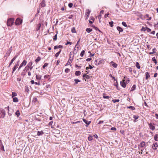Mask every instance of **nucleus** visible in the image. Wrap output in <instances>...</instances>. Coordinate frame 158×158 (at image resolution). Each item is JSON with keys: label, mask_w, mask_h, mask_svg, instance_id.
Wrapping results in <instances>:
<instances>
[{"label": "nucleus", "mask_w": 158, "mask_h": 158, "mask_svg": "<svg viewBox=\"0 0 158 158\" xmlns=\"http://www.w3.org/2000/svg\"><path fill=\"white\" fill-rule=\"evenodd\" d=\"M136 88V85H134L132 87H131V91H133L135 90Z\"/></svg>", "instance_id": "nucleus-28"}, {"label": "nucleus", "mask_w": 158, "mask_h": 158, "mask_svg": "<svg viewBox=\"0 0 158 158\" xmlns=\"http://www.w3.org/2000/svg\"><path fill=\"white\" fill-rule=\"evenodd\" d=\"M41 76L40 75H36V78L38 80H40L41 79Z\"/></svg>", "instance_id": "nucleus-22"}, {"label": "nucleus", "mask_w": 158, "mask_h": 158, "mask_svg": "<svg viewBox=\"0 0 158 158\" xmlns=\"http://www.w3.org/2000/svg\"><path fill=\"white\" fill-rule=\"evenodd\" d=\"M103 61V60H99L98 61V60H95L94 61V63L96 65H99L100 64H102V62Z\"/></svg>", "instance_id": "nucleus-5"}, {"label": "nucleus", "mask_w": 158, "mask_h": 158, "mask_svg": "<svg viewBox=\"0 0 158 158\" xmlns=\"http://www.w3.org/2000/svg\"><path fill=\"white\" fill-rule=\"evenodd\" d=\"M146 30L148 32H149L151 31V29L150 28H148V27H146Z\"/></svg>", "instance_id": "nucleus-57"}, {"label": "nucleus", "mask_w": 158, "mask_h": 158, "mask_svg": "<svg viewBox=\"0 0 158 158\" xmlns=\"http://www.w3.org/2000/svg\"><path fill=\"white\" fill-rule=\"evenodd\" d=\"M71 55L70 56L69 58V60L67 62V63L66 64L65 66H67L69 65V64H70L72 61L73 59H71Z\"/></svg>", "instance_id": "nucleus-10"}, {"label": "nucleus", "mask_w": 158, "mask_h": 158, "mask_svg": "<svg viewBox=\"0 0 158 158\" xmlns=\"http://www.w3.org/2000/svg\"><path fill=\"white\" fill-rule=\"evenodd\" d=\"M135 66L138 69H140V67L138 62H137L136 63Z\"/></svg>", "instance_id": "nucleus-35"}, {"label": "nucleus", "mask_w": 158, "mask_h": 158, "mask_svg": "<svg viewBox=\"0 0 158 158\" xmlns=\"http://www.w3.org/2000/svg\"><path fill=\"white\" fill-rule=\"evenodd\" d=\"M156 49L155 48H154L152 49V52H150L149 53L150 54H152L153 53H156Z\"/></svg>", "instance_id": "nucleus-29"}, {"label": "nucleus", "mask_w": 158, "mask_h": 158, "mask_svg": "<svg viewBox=\"0 0 158 158\" xmlns=\"http://www.w3.org/2000/svg\"><path fill=\"white\" fill-rule=\"evenodd\" d=\"M133 117L135 119H137L138 118L139 116L137 115H134Z\"/></svg>", "instance_id": "nucleus-50"}, {"label": "nucleus", "mask_w": 158, "mask_h": 158, "mask_svg": "<svg viewBox=\"0 0 158 158\" xmlns=\"http://www.w3.org/2000/svg\"><path fill=\"white\" fill-rule=\"evenodd\" d=\"M148 124L149 128L150 129L152 130H154L155 129V127L154 126H153V125H154V123H150Z\"/></svg>", "instance_id": "nucleus-8"}, {"label": "nucleus", "mask_w": 158, "mask_h": 158, "mask_svg": "<svg viewBox=\"0 0 158 158\" xmlns=\"http://www.w3.org/2000/svg\"><path fill=\"white\" fill-rule=\"evenodd\" d=\"M158 147L157 143H155L153 144L152 145V148L154 150H156L157 149V147Z\"/></svg>", "instance_id": "nucleus-15"}, {"label": "nucleus", "mask_w": 158, "mask_h": 158, "mask_svg": "<svg viewBox=\"0 0 158 158\" xmlns=\"http://www.w3.org/2000/svg\"><path fill=\"white\" fill-rule=\"evenodd\" d=\"M92 59L91 58H88L86 59V60L87 61H90Z\"/></svg>", "instance_id": "nucleus-62"}, {"label": "nucleus", "mask_w": 158, "mask_h": 158, "mask_svg": "<svg viewBox=\"0 0 158 158\" xmlns=\"http://www.w3.org/2000/svg\"><path fill=\"white\" fill-rule=\"evenodd\" d=\"M41 26V24L40 23H39L37 25V27L36 28V30L37 31H39L40 30Z\"/></svg>", "instance_id": "nucleus-24"}, {"label": "nucleus", "mask_w": 158, "mask_h": 158, "mask_svg": "<svg viewBox=\"0 0 158 158\" xmlns=\"http://www.w3.org/2000/svg\"><path fill=\"white\" fill-rule=\"evenodd\" d=\"M114 85L116 86V88L117 89L119 90L118 88V83L117 81H116V83L114 84Z\"/></svg>", "instance_id": "nucleus-38"}, {"label": "nucleus", "mask_w": 158, "mask_h": 158, "mask_svg": "<svg viewBox=\"0 0 158 158\" xmlns=\"http://www.w3.org/2000/svg\"><path fill=\"white\" fill-rule=\"evenodd\" d=\"M61 52V49H60V50L57 52L55 55V56L56 57H57L59 56V55L60 54Z\"/></svg>", "instance_id": "nucleus-26"}, {"label": "nucleus", "mask_w": 158, "mask_h": 158, "mask_svg": "<svg viewBox=\"0 0 158 158\" xmlns=\"http://www.w3.org/2000/svg\"><path fill=\"white\" fill-rule=\"evenodd\" d=\"M44 79H50V76L49 75H46L44 76Z\"/></svg>", "instance_id": "nucleus-43"}, {"label": "nucleus", "mask_w": 158, "mask_h": 158, "mask_svg": "<svg viewBox=\"0 0 158 158\" xmlns=\"http://www.w3.org/2000/svg\"><path fill=\"white\" fill-rule=\"evenodd\" d=\"M14 19L10 18L8 19L7 22V25L8 26L11 27L13 24Z\"/></svg>", "instance_id": "nucleus-1"}, {"label": "nucleus", "mask_w": 158, "mask_h": 158, "mask_svg": "<svg viewBox=\"0 0 158 158\" xmlns=\"http://www.w3.org/2000/svg\"><path fill=\"white\" fill-rule=\"evenodd\" d=\"M86 31L87 32L89 33L92 31V29L90 28H87L86 29Z\"/></svg>", "instance_id": "nucleus-37"}, {"label": "nucleus", "mask_w": 158, "mask_h": 158, "mask_svg": "<svg viewBox=\"0 0 158 158\" xmlns=\"http://www.w3.org/2000/svg\"><path fill=\"white\" fill-rule=\"evenodd\" d=\"M15 114L17 115V117H19L20 114V112L19 110H17L15 113Z\"/></svg>", "instance_id": "nucleus-41"}, {"label": "nucleus", "mask_w": 158, "mask_h": 158, "mask_svg": "<svg viewBox=\"0 0 158 158\" xmlns=\"http://www.w3.org/2000/svg\"><path fill=\"white\" fill-rule=\"evenodd\" d=\"M0 149L1 150H3L4 151H5L4 148V146L3 145L1 144L0 145Z\"/></svg>", "instance_id": "nucleus-44"}, {"label": "nucleus", "mask_w": 158, "mask_h": 158, "mask_svg": "<svg viewBox=\"0 0 158 158\" xmlns=\"http://www.w3.org/2000/svg\"><path fill=\"white\" fill-rule=\"evenodd\" d=\"M145 74L146 76L145 79H146L147 80L148 79V78L150 77V76L148 72H146Z\"/></svg>", "instance_id": "nucleus-21"}, {"label": "nucleus", "mask_w": 158, "mask_h": 158, "mask_svg": "<svg viewBox=\"0 0 158 158\" xmlns=\"http://www.w3.org/2000/svg\"><path fill=\"white\" fill-rule=\"evenodd\" d=\"M17 67H18L16 66H15V65H14V67L13 68V71H12V73H13L16 70V69H17Z\"/></svg>", "instance_id": "nucleus-42"}, {"label": "nucleus", "mask_w": 158, "mask_h": 158, "mask_svg": "<svg viewBox=\"0 0 158 158\" xmlns=\"http://www.w3.org/2000/svg\"><path fill=\"white\" fill-rule=\"evenodd\" d=\"M94 28L96 31H98L99 32H101L100 30H99L97 27H95V26H94Z\"/></svg>", "instance_id": "nucleus-48"}, {"label": "nucleus", "mask_w": 158, "mask_h": 158, "mask_svg": "<svg viewBox=\"0 0 158 158\" xmlns=\"http://www.w3.org/2000/svg\"><path fill=\"white\" fill-rule=\"evenodd\" d=\"M1 117L4 118L6 115V112L4 109H2L1 110Z\"/></svg>", "instance_id": "nucleus-4"}, {"label": "nucleus", "mask_w": 158, "mask_h": 158, "mask_svg": "<svg viewBox=\"0 0 158 158\" xmlns=\"http://www.w3.org/2000/svg\"><path fill=\"white\" fill-rule=\"evenodd\" d=\"M17 57H18L17 55H15V56L13 57V58L11 60H12L13 61H14L17 58Z\"/></svg>", "instance_id": "nucleus-53"}, {"label": "nucleus", "mask_w": 158, "mask_h": 158, "mask_svg": "<svg viewBox=\"0 0 158 158\" xmlns=\"http://www.w3.org/2000/svg\"><path fill=\"white\" fill-rule=\"evenodd\" d=\"M53 123V122L52 121L48 123V125L50 126H52Z\"/></svg>", "instance_id": "nucleus-61"}, {"label": "nucleus", "mask_w": 158, "mask_h": 158, "mask_svg": "<svg viewBox=\"0 0 158 158\" xmlns=\"http://www.w3.org/2000/svg\"><path fill=\"white\" fill-rule=\"evenodd\" d=\"M33 63L32 62H30L28 63L27 65L25 67V69H23V71H27L29 70L30 66L32 65Z\"/></svg>", "instance_id": "nucleus-2"}, {"label": "nucleus", "mask_w": 158, "mask_h": 158, "mask_svg": "<svg viewBox=\"0 0 158 158\" xmlns=\"http://www.w3.org/2000/svg\"><path fill=\"white\" fill-rule=\"evenodd\" d=\"M152 60L154 62V63L156 64L157 63V61L156 60V58L155 57H153L152 58Z\"/></svg>", "instance_id": "nucleus-39"}, {"label": "nucleus", "mask_w": 158, "mask_h": 158, "mask_svg": "<svg viewBox=\"0 0 158 158\" xmlns=\"http://www.w3.org/2000/svg\"><path fill=\"white\" fill-rule=\"evenodd\" d=\"M85 51L84 50H82L80 53V56L81 57L83 56L85 54Z\"/></svg>", "instance_id": "nucleus-40"}, {"label": "nucleus", "mask_w": 158, "mask_h": 158, "mask_svg": "<svg viewBox=\"0 0 158 158\" xmlns=\"http://www.w3.org/2000/svg\"><path fill=\"white\" fill-rule=\"evenodd\" d=\"M22 20L19 18H17L15 22L16 25H19L21 24L22 23Z\"/></svg>", "instance_id": "nucleus-3"}, {"label": "nucleus", "mask_w": 158, "mask_h": 158, "mask_svg": "<svg viewBox=\"0 0 158 158\" xmlns=\"http://www.w3.org/2000/svg\"><path fill=\"white\" fill-rule=\"evenodd\" d=\"M154 139L156 141H158V134H156L154 136Z\"/></svg>", "instance_id": "nucleus-25"}, {"label": "nucleus", "mask_w": 158, "mask_h": 158, "mask_svg": "<svg viewBox=\"0 0 158 158\" xmlns=\"http://www.w3.org/2000/svg\"><path fill=\"white\" fill-rule=\"evenodd\" d=\"M91 12V11L89 9H86V13L85 14V15H86L87 18H88L89 14Z\"/></svg>", "instance_id": "nucleus-11"}, {"label": "nucleus", "mask_w": 158, "mask_h": 158, "mask_svg": "<svg viewBox=\"0 0 158 158\" xmlns=\"http://www.w3.org/2000/svg\"><path fill=\"white\" fill-rule=\"evenodd\" d=\"M122 24L125 27H127V25L126 23V22H123Z\"/></svg>", "instance_id": "nucleus-49"}, {"label": "nucleus", "mask_w": 158, "mask_h": 158, "mask_svg": "<svg viewBox=\"0 0 158 158\" xmlns=\"http://www.w3.org/2000/svg\"><path fill=\"white\" fill-rule=\"evenodd\" d=\"M112 102L114 103H115L116 102H119V99H113L112 100Z\"/></svg>", "instance_id": "nucleus-46"}, {"label": "nucleus", "mask_w": 158, "mask_h": 158, "mask_svg": "<svg viewBox=\"0 0 158 158\" xmlns=\"http://www.w3.org/2000/svg\"><path fill=\"white\" fill-rule=\"evenodd\" d=\"M63 46L62 45H56L54 47V49H56L60 48H62Z\"/></svg>", "instance_id": "nucleus-16"}, {"label": "nucleus", "mask_w": 158, "mask_h": 158, "mask_svg": "<svg viewBox=\"0 0 158 158\" xmlns=\"http://www.w3.org/2000/svg\"><path fill=\"white\" fill-rule=\"evenodd\" d=\"M70 69L68 68H66L65 70V72L66 73H68L70 71Z\"/></svg>", "instance_id": "nucleus-52"}, {"label": "nucleus", "mask_w": 158, "mask_h": 158, "mask_svg": "<svg viewBox=\"0 0 158 158\" xmlns=\"http://www.w3.org/2000/svg\"><path fill=\"white\" fill-rule=\"evenodd\" d=\"M154 27H156L158 28V23H157L156 24H155Z\"/></svg>", "instance_id": "nucleus-63"}, {"label": "nucleus", "mask_w": 158, "mask_h": 158, "mask_svg": "<svg viewBox=\"0 0 158 158\" xmlns=\"http://www.w3.org/2000/svg\"><path fill=\"white\" fill-rule=\"evenodd\" d=\"M103 96L104 98L109 99L110 98V97L108 96H106V94L104 93L103 94Z\"/></svg>", "instance_id": "nucleus-32"}, {"label": "nucleus", "mask_w": 158, "mask_h": 158, "mask_svg": "<svg viewBox=\"0 0 158 158\" xmlns=\"http://www.w3.org/2000/svg\"><path fill=\"white\" fill-rule=\"evenodd\" d=\"M71 32L73 33H76V31L75 28L74 27H73L71 29Z\"/></svg>", "instance_id": "nucleus-33"}, {"label": "nucleus", "mask_w": 158, "mask_h": 158, "mask_svg": "<svg viewBox=\"0 0 158 158\" xmlns=\"http://www.w3.org/2000/svg\"><path fill=\"white\" fill-rule=\"evenodd\" d=\"M57 33L56 35H55L53 37V39L54 40H56L57 39Z\"/></svg>", "instance_id": "nucleus-47"}, {"label": "nucleus", "mask_w": 158, "mask_h": 158, "mask_svg": "<svg viewBox=\"0 0 158 158\" xmlns=\"http://www.w3.org/2000/svg\"><path fill=\"white\" fill-rule=\"evenodd\" d=\"M127 108L128 109H131L132 110H135V108L134 106H128L127 107Z\"/></svg>", "instance_id": "nucleus-34"}, {"label": "nucleus", "mask_w": 158, "mask_h": 158, "mask_svg": "<svg viewBox=\"0 0 158 158\" xmlns=\"http://www.w3.org/2000/svg\"><path fill=\"white\" fill-rule=\"evenodd\" d=\"M110 130L112 131H116V128L115 127H112L111 128Z\"/></svg>", "instance_id": "nucleus-58"}, {"label": "nucleus", "mask_w": 158, "mask_h": 158, "mask_svg": "<svg viewBox=\"0 0 158 158\" xmlns=\"http://www.w3.org/2000/svg\"><path fill=\"white\" fill-rule=\"evenodd\" d=\"M44 134V132L41 131H38L37 132V135L40 136Z\"/></svg>", "instance_id": "nucleus-19"}, {"label": "nucleus", "mask_w": 158, "mask_h": 158, "mask_svg": "<svg viewBox=\"0 0 158 158\" xmlns=\"http://www.w3.org/2000/svg\"><path fill=\"white\" fill-rule=\"evenodd\" d=\"M17 57H18L17 55H15V56L13 57V58L11 60H12L13 61H14L17 58Z\"/></svg>", "instance_id": "nucleus-54"}, {"label": "nucleus", "mask_w": 158, "mask_h": 158, "mask_svg": "<svg viewBox=\"0 0 158 158\" xmlns=\"http://www.w3.org/2000/svg\"><path fill=\"white\" fill-rule=\"evenodd\" d=\"M41 7H44L46 6L45 1V0H43L40 3Z\"/></svg>", "instance_id": "nucleus-12"}, {"label": "nucleus", "mask_w": 158, "mask_h": 158, "mask_svg": "<svg viewBox=\"0 0 158 158\" xmlns=\"http://www.w3.org/2000/svg\"><path fill=\"white\" fill-rule=\"evenodd\" d=\"M13 98V102H18V98L17 97H14Z\"/></svg>", "instance_id": "nucleus-23"}, {"label": "nucleus", "mask_w": 158, "mask_h": 158, "mask_svg": "<svg viewBox=\"0 0 158 158\" xmlns=\"http://www.w3.org/2000/svg\"><path fill=\"white\" fill-rule=\"evenodd\" d=\"M125 80H123L122 81H120V85L123 88H125L126 87V85L125 82Z\"/></svg>", "instance_id": "nucleus-7"}, {"label": "nucleus", "mask_w": 158, "mask_h": 158, "mask_svg": "<svg viewBox=\"0 0 158 158\" xmlns=\"http://www.w3.org/2000/svg\"><path fill=\"white\" fill-rule=\"evenodd\" d=\"M117 29L119 31L120 33V32H122L123 31V29L121 27L119 26H117L116 27Z\"/></svg>", "instance_id": "nucleus-14"}, {"label": "nucleus", "mask_w": 158, "mask_h": 158, "mask_svg": "<svg viewBox=\"0 0 158 158\" xmlns=\"http://www.w3.org/2000/svg\"><path fill=\"white\" fill-rule=\"evenodd\" d=\"M10 52H11L10 50H9L7 52V54H8V55H9L10 54Z\"/></svg>", "instance_id": "nucleus-64"}, {"label": "nucleus", "mask_w": 158, "mask_h": 158, "mask_svg": "<svg viewBox=\"0 0 158 158\" xmlns=\"http://www.w3.org/2000/svg\"><path fill=\"white\" fill-rule=\"evenodd\" d=\"M48 63H46L44 64V65L43 66V69H45V67L47 66L48 65Z\"/></svg>", "instance_id": "nucleus-51"}, {"label": "nucleus", "mask_w": 158, "mask_h": 158, "mask_svg": "<svg viewBox=\"0 0 158 158\" xmlns=\"http://www.w3.org/2000/svg\"><path fill=\"white\" fill-rule=\"evenodd\" d=\"M17 95L16 93L15 92H12V98H13L15 96H16Z\"/></svg>", "instance_id": "nucleus-36"}, {"label": "nucleus", "mask_w": 158, "mask_h": 158, "mask_svg": "<svg viewBox=\"0 0 158 158\" xmlns=\"http://www.w3.org/2000/svg\"><path fill=\"white\" fill-rule=\"evenodd\" d=\"M81 74V72L79 71H77L75 72V74L76 76H80Z\"/></svg>", "instance_id": "nucleus-20"}, {"label": "nucleus", "mask_w": 158, "mask_h": 158, "mask_svg": "<svg viewBox=\"0 0 158 158\" xmlns=\"http://www.w3.org/2000/svg\"><path fill=\"white\" fill-rule=\"evenodd\" d=\"M110 64H112V66L115 68H116L117 67L118 65L116 63H114V61H111L110 62Z\"/></svg>", "instance_id": "nucleus-13"}, {"label": "nucleus", "mask_w": 158, "mask_h": 158, "mask_svg": "<svg viewBox=\"0 0 158 158\" xmlns=\"http://www.w3.org/2000/svg\"><path fill=\"white\" fill-rule=\"evenodd\" d=\"M41 60V58L40 56H38L35 60V61L37 63Z\"/></svg>", "instance_id": "nucleus-31"}, {"label": "nucleus", "mask_w": 158, "mask_h": 158, "mask_svg": "<svg viewBox=\"0 0 158 158\" xmlns=\"http://www.w3.org/2000/svg\"><path fill=\"white\" fill-rule=\"evenodd\" d=\"M145 142L144 141H142L138 145L139 148H142L145 145Z\"/></svg>", "instance_id": "nucleus-6"}, {"label": "nucleus", "mask_w": 158, "mask_h": 158, "mask_svg": "<svg viewBox=\"0 0 158 158\" xmlns=\"http://www.w3.org/2000/svg\"><path fill=\"white\" fill-rule=\"evenodd\" d=\"M73 6V4L72 3H69L68 4V6L69 7L71 8Z\"/></svg>", "instance_id": "nucleus-55"}, {"label": "nucleus", "mask_w": 158, "mask_h": 158, "mask_svg": "<svg viewBox=\"0 0 158 158\" xmlns=\"http://www.w3.org/2000/svg\"><path fill=\"white\" fill-rule=\"evenodd\" d=\"M72 44V43L71 42H67V43H66L65 44L66 45H67L68 44H70V45H71Z\"/></svg>", "instance_id": "nucleus-59"}, {"label": "nucleus", "mask_w": 158, "mask_h": 158, "mask_svg": "<svg viewBox=\"0 0 158 158\" xmlns=\"http://www.w3.org/2000/svg\"><path fill=\"white\" fill-rule=\"evenodd\" d=\"M93 139V136L91 135H89L88 137V140L89 141H91Z\"/></svg>", "instance_id": "nucleus-45"}, {"label": "nucleus", "mask_w": 158, "mask_h": 158, "mask_svg": "<svg viewBox=\"0 0 158 158\" xmlns=\"http://www.w3.org/2000/svg\"><path fill=\"white\" fill-rule=\"evenodd\" d=\"M83 78L85 77L87 79H89L90 78L89 76L86 74H84L83 76Z\"/></svg>", "instance_id": "nucleus-27"}, {"label": "nucleus", "mask_w": 158, "mask_h": 158, "mask_svg": "<svg viewBox=\"0 0 158 158\" xmlns=\"http://www.w3.org/2000/svg\"><path fill=\"white\" fill-rule=\"evenodd\" d=\"M74 81H75V83L74 84V85H76L78 83V82H81V81L79 80L78 79H74Z\"/></svg>", "instance_id": "nucleus-17"}, {"label": "nucleus", "mask_w": 158, "mask_h": 158, "mask_svg": "<svg viewBox=\"0 0 158 158\" xmlns=\"http://www.w3.org/2000/svg\"><path fill=\"white\" fill-rule=\"evenodd\" d=\"M113 21H111L110 22H109V24L110 26L111 27H112L113 26Z\"/></svg>", "instance_id": "nucleus-56"}, {"label": "nucleus", "mask_w": 158, "mask_h": 158, "mask_svg": "<svg viewBox=\"0 0 158 158\" xmlns=\"http://www.w3.org/2000/svg\"><path fill=\"white\" fill-rule=\"evenodd\" d=\"M21 75L23 76H24L25 75V71H23H23L21 73Z\"/></svg>", "instance_id": "nucleus-60"}, {"label": "nucleus", "mask_w": 158, "mask_h": 158, "mask_svg": "<svg viewBox=\"0 0 158 158\" xmlns=\"http://www.w3.org/2000/svg\"><path fill=\"white\" fill-rule=\"evenodd\" d=\"M127 67V68H126V69L127 70H128L130 73H131L133 71L132 68L130 67L129 68L128 67Z\"/></svg>", "instance_id": "nucleus-30"}, {"label": "nucleus", "mask_w": 158, "mask_h": 158, "mask_svg": "<svg viewBox=\"0 0 158 158\" xmlns=\"http://www.w3.org/2000/svg\"><path fill=\"white\" fill-rule=\"evenodd\" d=\"M27 63V61L26 60H24L21 63L20 65H21V66H22V67L23 65L25 66L26 65Z\"/></svg>", "instance_id": "nucleus-18"}, {"label": "nucleus", "mask_w": 158, "mask_h": 158, "mask_svg": "<svg viewBox=\"0 0 158 158\" xmlns=\"http://www.w3.org/2000/svg\"><path fill=\"white\" fill-rule=\"evenodd\" d=\"M83 121L84 122V123L86 124V126L87 127L88 125L91 123V121H89L88 122L87 120H86L85 119L83 118Z\"/></svg>", "instance_id": "nucleus-9"}]
</instances>
